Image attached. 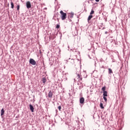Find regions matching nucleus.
<instances>
[{
  "mask_svg": "<svg viewBox=\"0 0 130 130\" xmlns=\"http://www.w3.org/2000/svg\"><path fill=\"white\" fill-rule=\"evenodd\" d=\"M60 14L61 15V19L62 20V21H64L66 19H67V13L63 12L62 11H60Z\"/></svg>",
  "mask_w": 130,
  "mask_h": 130,
  "instance_id": "f257e3e1",
  "label": "nucleus"
},
{
  "mask_svg": "<svg viewBox=\"0 0 130 130\" xmlns=\"http://www.w3.org/2000/svg\"><path fill=\"white\" fill-rule=\"evenodd\" d=\"M58 109H59V110L60 111L61 109V106H58Z\"/></svg>",
  "mask_w": 130,
  "mask_h": 130,
  "instance_id": "4be33fe9",
  "label": "nucleus"
},
{
  "mask_svg": "<svg viewBox=\"0 0 130 130\" xmlns=\"http://www.w3.org/2000/svg\"><path fill=\"white\" fill-rule=\"evenodd\" d=\"M108 71H109V74H113V72H112V70H111V69L109 68Z\"/></svg>",
  "mask_w": 130,
  "mask_h": 130,
  "instance_id": "f8f14e48",
  "label": "nucleus"
},
{
  "mask_svg": "<svg viewBox=\"0 0 130 130\" xmlns=\"http://www.w3.org/2000/svg\"><path fill=\"white\" fill-rule=\"evenodd\" d=\"M59 27H60L59 25L57 24L56 28H57V29H58V28H59Z\"/></svg>",
  "mask_w": 130,
  "mask_h": 130,
  "instance_id": "412c9836",
  "label": "nucleus"
},
{
  "mask_svg": "<svg viewBox=\"0 0 130 130\" xmlns=\"http://www.w3.org/2000/svg\"><path fill=\"white\" fill-rule=\"evenodd\" d=\"M69 61L70 64H75V60L74 59H71Z\"/></svg>",
  "mask_w": 130,
  "mask_h": 130,
  "instance_id": "423d86ee",
  "label": "nucleus"
},
{
  "mask_svg": "<svg viewBox=\"0 0 130 130\" xmlns=\"http://www.w3.org/2000/svg\"><path fill=\"white\" fill-rule=\"evenodd\" d=\"M42 81L44 84H45V83H46V78H43L42 79Z\"/></svg>",
  "mask_w": 130,
  "mask_h": 130,
  "instance_id": "ddd939ff",
  "label": "nucleus"
},
{
  "mask_svg": "<svg viewBox=\"0 0 130 130\" xmlns=\"http://www.w3.org/2000/svg\"><path fill=\"white\" fill-rule=\"evenodd\" d=\"M78 78L79 79V81H82L83 80V78L81 77V76L80 74L77 75Z\"/></svg>",
  "mask_w": 130,
  "mask_h": 130,
  "instance_id": "1a4fd4ad",
  "label": "nucleus"
},
{
  "mask_svg": "<svg viewBox=\"0 0 130 130\" xmlns=\"http://www.w3.org/2000/svg\"><path fill=\"white\" fill-rule=\"evenodd\" d=\"M103 96H105V97H107L108 95H107V91H104L103 92Z\"/></svg>",
  "mask_w": 130,
  "mask_h": 130,
  "instance_id": "9d476101",
  "label": "nucleus"
},
{
  "mask_svg": "<svg viewBox=\"0 0 130 130\" xmlns=\"http://www.w3.org/2000/svg\"><path fill=\"white\" fill-rule=\"evenodd\" d=\"M99 1H100V0H95V2H99Z\"/></svg>",
  "mask_w": 130,
  "mask_h": 130,
  "instance_id": "5701e85b",
  "label": "nucleus"
},
{
  "mask_svg": "<svg viewBox=\"0 0 130 130\" xmlns=\"http://www.w3.org/2000/svg\"><path fill=\"white\" fill-rule=\"evenodd\" d=\"M29 108L31 112H34V107H33V106H32V105L31 104L29 105Z\"/></svg>",
  "mask_w": 130,
  "mask_h": 130,
  "instance_id": "0eeeda50",
  "label": "nucleus"
},
{
  "mask_svg": "<svg viewBox=\"0 0 130 130\" xmlns=\"http://www.w3.org/2000/svg\"><path fill=\"white\" fill-rule=\"evenodd\" d=\"M70 18H74V13H70L69 14Z\"/></svg>",
  "mask_w": 130,
  "mask_h": 130,
  "instance_id": "4468645a",
  "label": "nucleus"
},
{
  "mask_svg": "<svg viewBox=\"0 0 130 130\" xmlns=\"http://www.w3.org/2000/svg\"><path fill=\"white\" fill-rule=\"evenodd\" d=\"M26 5L27 9L31 8V3L30 2V1L27 2Z\"/></svg>",
  "mask_w": 130,
  "mask_h": 130,
  "instance_id": "7ed1b4c3",
  "label": "nucleus"
},
{
  "mask_svg": "<svg viewBox=\"0 0 130 130\" xmlns=\"http://www.w3.org/2000/svg\"><path fill=\"white\" fill-rule=\"evenodd\" d=\"M11 9H13L14 8V3H13V2H11Z\"/></svg>",
  "mask_w": 130,
  "mask_h": 130,
  "instance_id": "dca6fc26",
  "label": "nucleus"
},
{
  "mask_svg": "<svg viewBox=\"0 0 130 130\" xmlns=\"http://www.w3.org/2000/svg\"><path fill=\"white\" fill-rule=\"evenodd\" d=\"M29 63L32 66H35L36 64V61L32 58H30L29 60Z\"/></svg>",
  "mask_w": 130,
  "mask_h": 130,
  "instance_id": "f03ea898",
  "label": "nucleus"
},
{
  "mask_svg": "<svg viewBox=\"0 0 130 130\" xmlns=\"http://www.w3.org/2000/svg\"><path fill=\"white\" fill-rule=\"evenodd\" d=\"M84 102H85V99L84 98H81L80 99V103L81 104H84Z\"/></svg>",
  "mask_w": 130,
  "mask_h": 130,
  "instance_id": "39448f33",
  "label": "nucleus"
},
{
  "mask_svg": "<svg viewBox=\"0 0 130 130\" xmlns=\"http://www.w3.org/2000/svg\"><path fill=\"white\" fill-rule=\"evenodd\" d=\"M17 11H19V10H20V5H17Z\"/></svg>",
  "mask_w": 130,
  "mask_h": 130,
  "instance_id": "aec40b11",
  "label": "nucleus"
},
{
  "mask_svg": "<svg viewBox=\"0 0 130 130\" xmlns=\"http://www.w3.org/2000/svg\"><path fill=\"white\" fill-rule=\"evenodd\" d=\"M102 91H103V92L106 91L105 90H106V87L104 86L102 88Z\"/></svg>",
  "mask_w": 130,
  "mask_h": 130,
  "instance_id": "f3484780",
  "label": "nucleus"
},
{
  "mask_svg": "<svg viewBox=\"0 0 130 130\" xmlns=\"http://www.w3.org/2000/svg\"><path fill=\"white\" fill-rule=\"evenodd\" d=\"M100 107L102 108V109H104V107H103V104L102 103H100Z\"/></svg>",
  "mask_w": 130,
  "mask_h": 130,
  "instance_id": "2eb2a0df",
  "label": "nucleus"
},
{
  "mask_svg": "<svg viewBox=\"0 0 130 130\" xmlns=\"http://www.w3.org/2000/svg\"><path fill=\"white\" fill-rule=\"evenodd\" d=\"M94 11L93 10H91V12L90 13V15H92L94 14Z\"/></svg>",
  "mask_w": 130,
  "mask_h": 130,
  "instance_id": "6ab92c4d",
  "label": "nucleus"
},
{
  "mask_svg": "<svg viewBox=\"0 0 130 130\" xmlns=\"http://www.w3.org/2000/svg\"><path fill=\"white\" fill-rule=\"evenodd\" d=\"M103 98L105 102H107V98H106V96H103Z\"/></svg>",
  "mask_w": 130,
  "mask_h": 130,
  "instance_id": "a211bd4d",
  "label": "nucleus"
},
{
  "mask_svg": "<svg viewBox=\"0 0 130 130\" xmlns=\"http://www.w3.org/2000/svg\"><path fill=\"white\" fill-rule=\"evenodd\" d=\"M93 18V15H89V16H88V19H87V21H88V22H89V21H90V20H91V19H92Z\"/></svg>",
  "mask_w": 130,
  "mask_h": 130,
  "instance_id": "6e6552de",
  "label": "nucleus"
},
{
  "mask_svg": "<svg viewBox=\"0 0 130 130\" xmlns=\"http://www.w3.org/2000/svg\"><path fill=\"white\" fill-rule=\"evenodd\" d=\"M48 96L49 98H52V96H53V92H52L51 90H50L48 93Z\"/></svg>",
  "mask_w": 130,
  "mask_h": 130,
  "instance_id": "20e7f679",
  "label": "nucleus"
},
{
  "mask_svg": "<svg viewBox=\"0 0 130 130\" xmlns=\"http://www.w3.org/2000/svg\"><path fill=\"white\" fill-rule=\"evenodd\" d=\"M108 33V32H107V31L105 32V34H107Z\"/></svg>",
  "mask_w": 130,
  "mask_h": 130,
  "instance_id": "b1692460",
  "label": "nucleus"
},
{
  "mask_svg": "<svg viewBox=\"0 0 130 130\" xmlns=\"http://www.w3.org/2000/svg\"><path fill=\"white\" fill-rule=\"evenodd\" d=\"M5 114V110L4 109H2L1 110V116H3Z\"/></svg>",
  "mask_w": 130,
  "mask_h": 130,
  "instance_id": "9b49d317",
  "label": "nucleus"
}]
</instances>
